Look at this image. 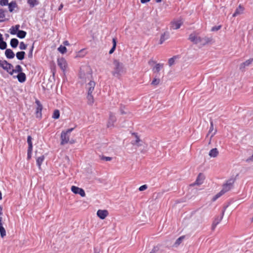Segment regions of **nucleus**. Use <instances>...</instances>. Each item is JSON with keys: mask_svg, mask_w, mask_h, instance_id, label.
<instances>
[{"mask_svg": "<svg viewBox=\"0 0 253 253\" xmlns=\"http://www.w3.org/2000/svg\"><path fill=\"white\" fill-rule=\"evenodd\" d=\"M189 40L193 43L205 45L211 41V39L207 37H201L198 34L196 33H191L189 37Z\"/></svg>", "mask_w": 253, "mask_h": 253, "instance_id": "nucleus-1", "label": "nucleus"}, {"mask_svg": "<svg viewBox=\"0 0 253 253\" xmlns=\"http://www.w3.org/2000/svg\"><path fill=\"white\" fill-rule=\"evenodd\" d=\"M95 85V82L92 80L89 81L85 85V89L87 91L86 98L87 104L89 105H92L94 102L92 93L94 90Z\"/></svg>", "mask_w": 253, "mask_h": 253, "instance_id": "nucleus-2", "label": "nucleus"}, {"mask_svg": "<svg viewBox=\"0 0 253 253\" xmlns=\"http://www.w3.org/2000/svg\"><path fill=\"white\" fill-rule=\"evenodd\" d=\"M113 71L112 75L118 78H120L122 75L126 72L124 64L118 60L113 61Z\"/></svg>", "mask_w": 253, "mask_h": 253, "instance_id": "nucleus-3", "label": "nucleus"}, {"mask_svg": "<svg viewBox=\"0 0 253 253\" xmlns=\"http://www.w3.org/2000/svg\"><path fill=\"white\" fill-rule=\"evenodd\" d=\"M80 78L83 82H87L90 81L92 78V73L89 67L85 66L81 68Z\"/></svg>", "mask_w": 253, "mask_h": 253, "instance_id": "nucleus-4", "label": "nucleus"}, {"mask_svg": "<svg viewBox=\"0 0 253 253\" xmlns=\"http://www.w3.org/2000/svg\"><path fill=\"white\" fill-rule=\"evenodd\" d=\"M131 137L132 140L131 141V144L133 146H135L136 147H140L142 145L143 141L140 139L139 136L136 133H132L131 134Z\"/></svg>", "mask_w": 253, "mask_h": 253, "instance_id": "nucleus-5", "label": "nucleus"}, {"mask_svg": "<svg viewBox=\"0 0 253 253\" xmlns=\"http://www.w3.org/2000/svg\"><path fill=\"white\" fill-rule=\"evenodd\" d=\"M235 181V179L234 178H232L228 179L223 185V188L221 190L224 193L229 191L233 187Z\"/></svg>", "mask_w": 253, "mask_h": 253, "instance_id": "nucleus-6", "label": "nucleus"}, {"mask_svg": "<svg viewBox=\"0 0 253 253\" xmlns=\"http://www.w3.org/2000/svg\"><path fill=\"white\" fill-rule=\"evenodd\" d=\"M0 66L9 74L13 68V65L6 60H0Z\"/></svg>", "mask_w": 253, "mask_h": 253, "instance_id": "nucleus-7", "label": "nucleus"}, {"mask_svg": "<svg viewBox=\"0 0 253 253\" xmlns=\"http://www.w3.org/2000/svg\"><path fill=\"white\" fill-rule=\"evenodd\" d=\"M116 122V118L115 115L112 113L110 112L109 113V117L107 122V126L108 128L113 127L114 126L115 123Z\"/></svg>", "mask_w": 253, "mask_h": 253, "instance_id": "nucleus-8", "label": "nucleus"}, {"mask_svg": "<svg viewBox=\"0 0 253 253\" xmlns=\"http://www.w3.org/2000/svg\"><path fill=\"white\" fill-rule=\"evenodd\" d=\"M182 24L183 21L181 19L177 20H174L171 22L170 27L174 30H177L180 27Z\"/></svg>", "mask_w": 253, "mask_h": 253, "instance_id": "nucleus-9", "label": "nucleus"}, {"mask_svg": "<svg viewBox=\"0 0 253 253\" xmlns=\"http://www.w3.org/2000/svg\"><path fill=\"white\" fill-rule=\"evenodd\" d=\"M71 191L75 194H80L83 197L85 196V193L84 189L78 187L72 186L71 187Z\"/></svg>", "mask_w": 253, "mask_h": 253, "instance_id": "nucleus-10", "label": "nucleus"}, {"mask_svg": "<svg viewBox=\"0 0 253 253\" xmlns=\"http://www.w3.org/2000/svg\"><path fill=\"white\" fill-rule=\"evenodd\" d=\"M69 141V135L63 131L61 133V145H63Z\"/></svg>", "mask_w": 253, "mask_h": 253, "instance_id": "nucleus-11", "label": "nucleus"}, {"mask_svg": "<svg viewBox=\"0 0 253 253\" xmlns=\"http://www.w3.org/2000/svg\"><path fill=\"white\" fill-rule=\"evenodd\" d=\"M224 213V211H222V215L221 216L217 217L216 218H215L214 219V220H213V221L212 222V225H211V230H214L215 229L216 226H217V225L218 224L220 223V222L221 221V220L222 219Z\"/></svg>", "mask_w": 253, "mask_h": 253, "instance_id": "nucleus-12", "label": "nucleus"}, {"mask_svg": "<svg viewBox=\"0 0 253 253\" xmlns=\"http://www.w3.org/2000/svg\"><path fill=\"white\" fill-rule=\"evenodd\" d=\"M57 63L58 66L63 71H64L66 69L67 63L66 61L64 58H61L58 59L57 60Z\"/></svg>", "mask_w": 253, "mask_h": 253, "instance_id": "nucleus-13", "label": "nucleus"}, {"mask_svg": "<svg viewBox=\"0 0 253 253\" xmlns=\"http://www.w3.org/2000/svg\"><path fill=\"white\" fill-rule=\"evenodd\" d=\"M109 214L108 211L99 210L97 211V216L101 219H105Z\"/></svg>", "mask_w": 253, "mask_h": 253, "instance_id": "nucleus-14", "label": "nucleus"}, {"mask_svg": "<svg viewBox=\"0 0 253 253\" xmlns=\"http://www.w3.org/2000/svg\"><path fill=\"white\" fill-rule=\"evenodd\" d=\"M253 62V58H250L244 62L241 63L240 65V69L244 71L246 67L249 66Z\"/></svg>", "mask_w": 253, "mask_h": 253, "instance_id": "nucleus-15", "label": "nucleus"}, {"mask_svg": "<svg viewBox=\"0 0 253 253\" xmlns=\"http://www.w3.org/2000/svg\"><path fill=\"white\" fill-rule=\"evenodd\" d=\"M205 179V176L202 173H200L196 180V181L192 184V185H200L203 183L204 180Z\"/></svg>", "mask_w": 253, "mask_h": 253, "instance_id": "nucleus-16", "label": "nucleus"}, {"mask_svg": "<svg viewBox=\"0 0 253 253\" xmlns=\"http://www.w3.org/2000/svg\"><path fill=\"white\" fill-rule=\"evenodd\" d=\"M36 104H37V108H36V114L37 115V116H41L42 115V106L40 103V101L38 100H36L35 101Z\"/></svg>", "mask_w": 253, "mask_h": 253, "instance_id": "nucleus-17", "label": "nucleus"}, {"mask_svg": "<svg viewBox=\"0 0 253 253\" xmlns=\"http://www.w3.org/2000/svg\"><path fill=\"white\" fill-rule=\"evenodd\" d=\"M244 10V7L241 5H239V6L236 8L235 12L233 14V17H235L237 16L242 14Z\"/></svg>", "mask_w": 253, "mask_h": 253, "instance_id": "nucleus-18", "label": "nucleus"}, {"mask_svg": "<svg viewBox=\"0 0 253 253\" xmlns=\"http://www.w3.org/2000/svg\"><path fill=\"white\" fill-rule=\"evenodd\" d=\"M16 78H17L18 81L20 83H21L25 82V81L26 80V76L25 74L23 72L21 73H19L17 75V76H16Z\"/></svg>", "mask_w": 253, "mask_h": 253, "instance_id": "nucleus-19", "label": "nucleus"}, {"mask_svg": "<svg viewBox=\"0 0 253 253\" xmlns=\"http://www.w3.org/2000/svg\"><path fill=\"white\" fill-rule=\"evenodd\" d=\"M5 55L8 59H12L15 56L14 52L11 49H6L5 51Z\"/></svg>", "mask_w": 253, "mask_h": 253, "instance_id": "nucleus-20", "label": "nucleus"}, {"mask_svg": "<svg viewBox=\"0 0 253 253\" xmlns=\"http://www.w3.org/2000/svg\"><path fill=\"white\" fill-rule=\"evenodd\" d=\"M169 38V33L167 31L164 32L161 36L160 44H162L166 40Z\"/></svg>", "mask_w": 253, "mask_h": 253, "instance_id": "nucleus-21", "label": "nucleus"}, {"mask_svg": "<svg viewBox=\"0 0 253 253\" xmlns=\"http://www.w3.org/2000/svg\"><path fill=\"white\" fill-rule=\"evenodd\" d=\"M32 137L31 136L29 135L27 137V143L28 144V154L29 155V153H31L33 149V145L32 142Z\"/></svg>", "mask_w": 253, "mask_h": 253, "instance_id": "nucleus-22", "label": "nucleus"}, {"mask_svg": "<svg viewBox=\"0 0 253 253\" xmlns=\"http://www.w3.org/2000/svg\"><path fill=\"white\" fill-rule=\"evenodd\" d=\"M218 153L219 152L217 149L215 148L210 150L209 155L211 157L215 158L217 156Z\"/></svg>", "mask_w": 253, "mask_h": 253, "instance_id": "nucleus-23", "label": "nucleus"}, {"mask_svg": "<svg viewBox=\"0 0 253 253\" xmlns=\"http://www.w3.org/2000/svg\"><path fill=\"white\" fill-rule=\"evenodd\" d=\"M14 73H22V68L21 66L19 65H18L16 66L15 69H13V68L11 72L10 73V75H12Z\"/></svg>", "mask_w": 253, "mask_h": 253, "instance_id": "nucleus-24", "label": "nucleus"}, {"mask_svg": "<svg viewBox=\"0 0 253 253\" xmlns=\"http://www.w3.org/2000/svg\"><path fill=\"white\" fill-rule=\"evenodd\" d=\"M164 66L163 64L162 63H158L156 64V65L153 68L152 70L154 73H158L160 71V70L163 68Z\"/></svg>", "mask_w": 253, "mask_h": 253, "instance_id": "nucleus-25", "label": "nucleus"}, {"mask_svg": "<svg viewBox=\"0 0 253 253\" xmlns=\"http://www.w3.org/2000/svg\"><path fill=\"white\" fill-rule=\"evenodd\" d=\"M19 28H20V25H16L15 26L11 27V28L9 30L10 33L11 35H15V34H16L18 32V31H19Z\"/></svg>", "mask_w": 253, "mask_h": 253, "instance_id": "nucleus-26", "label": "nucleus"}, {"mask_svg": "<svg viewBox=\"0 0 253 253\" xmlns=\"http://www.w3.org/2000/svg\"><path fill=\"white\" fill-rule=\"evenodd\" d=\"M8 9L10 12H13L14 9L17 7V5L15 1H12L8 4Z\"/></svg>", "mask_w": 253, "mask_h": 253, "instance_id": "nucleus-27", "label": "nucleus"}, {"mask_svg": "<svg viewBox=\"0 0 253 253\" xmlns=\"http://www.w3.org/2000/svg\"><path fill=\"white\" fill-rule=\"evenodd\" d=\"M25 52L24 51H19L16 53L17 58L19 60H23L25 57Z\"/></svg>", "mask_w": 253, "mask_h": 253, "instance_id": "nucleus-28", "label": "nucleus"}, {"mask_svg": "<svg viewBox=\"0 0 253 253\" xmlns=\"http://www.w3.org/2000/svg\"><path fill=\"white\" fill-rule=\"evenodd\" d=\"M18 43V40L16 39L13 38L11 40L10 44L12 47L16 48L17 46Z\"/></svg>", "mask_w": 253, "mask_h": 253, "instance_id": "nucleus-29", "label": "nucleus"}, {"mask_svg": "<svg viewBox=\"0 0 253 253\" xmlns=\"http://www.w3.org/2000/svg\"><path fill=\"white\" fill-rule=\"evenodd\" d=\"M27 33L22 30H19L17 33V36L20 39H23L26 36Z\"/></svg>", "mask_w": 253, "mask_h": 253, "instance_id": "nucleus-30", "label": "nucleus"}, {"mask_svg": "<svg viewBox=\"0 0 253 253\" xmlns=\"http://www.w3.org/2000/svg\"><path fill=\"white\" fill-rule=\"evenodd\" d=\"M44 159V156L39 157L37 159V164L39 168H41V166Z\"/></svg>", "mask_w": 253, "mask_h": 253, "instance_id": "nucleus-31", "label": "nucleus"}, {"mask_svg": "<svg viewBox=\"0 0 253 253\" xmlns=\"http://www.w3.org/2000/svg\"><path fill=\"white\" fill-rule=\"evenodd\" d=\"M27 2L31 7H33L39 4V2L37 0H27Z\"/></svg>", "mask_w": 253, "mask_h": 253, "instance_id": "nucleus-32", "label": "nucleus"}, {"mask_svg": "<svg viewBox=\"0 0 253 253\" xmlns=\"http://www.w3.org/2000/svg\"><path fill=\"white\" fill-rule=\"evenodd\" d=\"M112 42H113V47L110 50V51L109 52V54L113 53L114 52V50H115L116 47L117 42H116V39L115 38H113V40H112Z\"/></svg>", "mask_w": 253, "mask_h": 253, "instance_id": "nucleus-33", "label": "nucleus"}, {"mask_svg": "<svg viewBox=\"0 0 253 253\" xmlns=\"http://www.w3.org/2000/svg\"><path fill=\"white\" fill-rule=\"evenodd\" d=\"M184 236H181L179 238H178L175 241L174 244V246L176 247H177L178 246H179L181 243L182 242V241H183V240L184 239Z\"/></svg>", "mask_w": 253, "mask_h": 253, "instance_id": "nucleus-34", "label": "nucleus"}, {"mask_svg": "<svg viewBox=\"0 0 253 253\" xmlns=\"http://www.w3.org/2000/svg\"><path fill=\"white\" fill-rule=\"evenodd\" d=\"M58 51L61 53L62 54H64L67 51V48L65 46H63L61 45L58 48Z\"/></svg>", "mask_w": 253, "mask_h": 253, "instance_id": "nucleus-35", "label": "nucleus"}, {"mask_svg": "<svg viewBox=\"0 0 253 253\" xmlns=\"http://www.w3.org/2000/svg\"><path fill=\"white\" fill-rule=\"evenodd\" d=\"M0 233L1 238H3L6 236V231L2 225L0 226Z\"/></svg>", "mask_w": 253, "mask_h": 253, "instance_id": "nucleus-36", "label": "nucleus"}, {"mask_svg": "<svg viewBox=\"0 0 253 253\" xmlns=\"http://www.w3.org/2000/svg\"><path fill=\"white\" fill-rule=\"evenodd\" d=\"M59 116H60V113H59V110H54L53 115H52V118L55 119H57L59 118Z\"/></svg>", "mask_w": 253, "mask_h": 253, "instance_id": "nucleus-37", "label": "nucleus"}, {"mask_svg": "<svg viewBox=\"0 0 253 253\" xmlns=\"http://www.w3.org/2000/svg\"><path fill=\"white\" fill-rule=\"evenodd\" d=\"M224 193L221 190L219 193H218L216 195H215L212 198V201H215L218 198H219L221 196H222L223 194H224Z\"/></svg>", "mask_w": 253, "mask_h": 253, "instance_id": "nucleus-38", "label": "nucleus"}, {"mask_svg": "<svg viewBox=\"0 0 253 253\" xmlns=\"http://www.w3.org/2000/svg\"><path fill=\"white\" fill-rule=\"evenodd\" d=\"M7 44L6 42L3 41V40L0 41V49H5L6 48Z\"/></svg>", "mask_w": 253, "mask_h": 253, "instance_id": "nucleus-39", "label": "nucleus"}, {"mask_svg": "<svg viewBox=\"0 0 253 253\" xmlns=\"http://www.w3.org/2000/svg\"><path fill=\"white\" fill-rule=\"evenodd\" d=\"M34 47V43H33V44L30 49V51L28 53V57L29 58H32L33 57V51Z\"/></svg>", "mask_w": 253, "mask_h": 253, "instance_id": "nucleus-40", "label": "nucleus"}, {"mask_svg": "<svg viewBox=\"0 0 253 253\" xmlns=\"http://www.w3.org/2000/svg\"><path fill=\"white\" fill-rule=\"evenodd\" d=\"M27 45L25 44L24 42H21L20 43L19 48L21 50H25L27 48Z\"/></svg>", "mask_w": 253, "mask_h": 253, "instance_id": "nucleus-41", "label": "nucleus"}, {"mask_svg": "<svg viewBox=\"0 0 253 253\" xmlns=\"http://www.w3.org/2000/svg\"><path fill=\"white\" fill-rule=\"evenodd\" d=\"M126 107L124 105H121L120 108V111L122 115L126 114L127 113V112L125 111Z\"/></svg>", "mask_w": 253, "mask_h": 253, "instance_id": "nucleus-42", "label": "nucleus"}, {"mask_svg": "<svg viewBox=\"0 0 253 253\" xmlns=\"http://www.w3.org/2000/svg\"><path fill=\"white\" fill-rule=\"evenodd\" d=\"M160 79L155 78L151 83V84L153 85H157L160 83Z\"/></svg>", "mask_w": 253, "mask_h": 253, "instance_id": "nucleus-43", "label": "nucleus"}, {"mask_svg": "<svg viewBox=\"0 0 253 253\" xmlns=\"http://www.w3.org/2000/svg\"><path fill=\"white\" fill-rule=\"evenodd\" d=\"M210 124H211V126H210V129L209 130L208 133V134L207 135V137L213 130V124L212 121H211Z\"/></svg>", "mask_w": 253, "mask_h": 253, "instance_id": "nucleus-44", "label": "nucleus"}, {"mask_svg": "<svg viewBox=\"0 0 253 253\" xmlns=\"http://www.w3.org/2000/svg\"><path fill=\"white\" fill-rule=\"evenodd\" d=\"M174 62H175V58L174 57H172V58H169V66H171L172 65H173L174 63Z\"/></svg>", "mask_w": 253, "mask_h": 253, "instance_id": "nucleus-45", "label": "nucleus"}, {"mask_svg": "<svg viewBox=\"0 0 253 253\" xmlns=\"http://www.w3.org/2000/svg\"><path fill=\"white\" fill-rule=\"evenodd\" d=\"M8 4V0H0V5L1 6H5Z\"/></svg>", "mask_w": 253, "mask_h": 253, "instance_id": "nucleus-46", "label": "nucleus"}, {"mask_svg": "<svg viewBox=\"0 0 253 253\" xmlns=\"http://www.w3.org/2000/svg\"><path fill=\"white\" fill-rule=\"evenodd\" d=\"M4 17H5L4 11L2 9H0V19H3Z\"/></svg>", "mask_w": 253, "mask_h": 253, "instance_id": "nucleus-47", "label": "nucleus"}, {"mask_svg": "<svg viewBox=\"0 0 253 253\" xmlns=\"http://www.w3.org/2000/svg\"><path fill=\"white\" fill-rule=\"evenodd\" d=\"M147 188V185H143L139 188V190L140 191H142L146 190Z\"/></svg>", "mask_w": 253, "mask_h": 253, "instance_id": "nucleus-48", "label": "nucleus"}, {"mask_svg": "<svg viewBox=\"0 0 253 253\" xmlns=\"http://www.w3.org/2000/svg\"><path fill=\"white\" fill-rule=\"evenodd\" d=\"M102 160H105L106 161H111L112 158L111 157H104V156H103L101 158Z\"/></svg>", "mask_w": 253, "mask_h": 253, "instance_id": "nucleus-49", "label": "nucleus"}, {"mask_svg": "<svg viewBox=\"0 0 253 253\" xmlns=\"http://www.w3.org/2000/svg\"><path fill=\"white\" fill-rule=\"evenodd\" d=\"M221 28V26H215V27H213L212 28V29L211 30L212 31H218V30H219Z\"/></svg>", "mask_w": 253, "mask_h": 253, "instance_id": "nucleus-50", "label": "nucleus"}, {"mask_svg": "<svg viewBox=\"0 0 253 253\" xmlns=\"http://www.w3.org/2000/svg\"><path fill=\"white\" fill-rule=\"evenodd\" d=\"M251 161H253V154L250 157L248 158L246 160V162H251Z\"/></svg>", "mask_w": 253, "mask_h": 253, "instance_id": "nucleus-51", "label": "nucleus"}, {"mask_svg": "<svg viewBox=\"0 0 253 253\" xmlns=\"http://www.w3.org/2000/svg\"><path fill=\"white\" fill-rule=\"evenodd\" d=\"M74 129V128H69L68 129H67L66 131H65V132H67V134H68L71 133L73 130Z\"/></svg>", "mask_w": 253, "mask_h": 253, "instance_id": "nucleus-52", "label": "nucleus"}, {"mask_svg": "<svg viewBox=\"0 0 253 253\" xmlns=\"http://www.w3.org/2000/svg\"><path fill=\"white\" fill-rule=\"evenodd\" d=\"M74 129V128H69L68 129H67L66 131H65V132H67V134H68L71 133L73 130Z\"/></svg>", "mask_w": 253, "mask_h": 253, "instance_id": "nucleus-53", "label": "nucleus"}, {"mask_svg": "<svg viewBox=\"0 0 253 253\" xmlns=\"http://www.w3.org/2000/svg\"><path fill=\"white\" fill-rule=\"evenodd\" d=\"M155 63H156L155 61H154V60H153L152 59L149 60L148 62V64L150 65H152L153 64H155Z\"/></svg>", "mask_w": 253, "mask_h": 253, "instance_id": "nucleus-54", "label": "nucleus"}, {"mask_svg": "<svg viewBox=\"0 0 253 253\" xmlns=\"http://www.w3.org/2000/svg\"><path fill=\"white\" fill-rule=\"evenodd\" d=\"M216 132V130H214V132H213V133L211 135V136H210V140L209 143H210L211 140V139L212 137L214 136V135L215 134Z\"/></svg>", "mask_w": 253, "mask_h": 253, "instance_id": "nucleus-55", "label": "nucleus"}, {"mask_svg": "<svg viewBox=\"0 0 253 253\" xmlns=\"http://www.w3.org/2000/svg\"><path fill=\"white\" fill-rule=\"evenodd\" d=\"M150 0H140V1L142 3H144L147 2H149Z\"/></svg>", "mask_w": 253, "mask_h": 253, "instance_id": "nucleus-56", "label": "nucleus"}, {"mask_svg": "<svg viewBox=\"0 0 253 253\" xmlns=\"http://www.w3.org/2000/svg\"><path fill=\"white\" fill-rule=\"evenodd\" d=\"M63 44L65 45H69L70 44L69 43V42L67 41H65L63 42Z\"/></svg>", "mask_w": 253, "mask_h": 253, "instance_id": "nucleus-57", "label": "nucleus"}, {"mask_svg": "<svg viewBox=\"0 0 253 253\" xmlns=\"http://www.w3.org/2000/svg\"><path fill=\"white\" fill-rule=\"evenodd\" d=\"M63 7V4L62 3H61L58 8V10H61L62 9Z\"/></svg>", "mask_w": 253, "mask_h": 253, "instance_id": "nucleus-58", "label": "nucleus"}, {"mask_svg": "<svg viewBox=\"0 0 253 253\" xmlns=\"http://www.w3.org/2000/svg\"><path fill=\"white\" fill-rule=\"evenodd\" d=\"M3 40L2 35L0 33V41Z\"/></svg>", "mask_w": 253, "mask_h": 253, "instance_id": "nucleus-59", "label": "nucleus"}, {"mask_svg": "<svg viewBox=\"0 0 253 253\" xmlns=\"http://www.w3.org/2000/svg\"><path fill=\"white\" fill-rule=\"evenodd\" d=\"M2 225V218L0 217V226Z\"/></svg>", "mask_w": 253, "mask_h": 253, "instance_id": "nucleus-60", "label": "nucleus"}, {"mask_svg": "<svg viewBox=\"0 0 253 253\" xmlns=\"http://www.w3.org/2000/svg\"><path fill=\"white\" fill-rule=\"evenodd\" d=\"M2 209L1 207H0V215L2 214Z\"/></svg>", "mask_w": 253, "mask_h": 253, "instance_id": "nucleus-61", "label": "nucleus"}, {"mask_svg": "<svg viewBox=\"0 0 253 253\" xmlns=\"http://www.w3.org/2000/svg\"><path fill=\"white\" fill-rule=\"evenodd\" d=\"M2 199V194L1 192H0V200Z\"/></svg>", "mask_w": 253, "mask_h": 253, "instance_id": "nucleus-62", "label": "nucleus"}, {"mask_svg": "<svg viewBox=\"0 0 253 253\" xmlns=\"http://www.w3.org/2000/svg\"><path fill=\"white\" fill-rule=\"evenodd\" d=\"M162 0H156V2H161Z\"/></svg>", "mask_w": 253, "mask_h": 253, "instance_id": "nucleus-63", "label": "nucleus"}, {"mask_svg": "<svg viewBox=\"0 0 253 253\" xmlns=\"http://www.w3.org/2000/svg\"><path fill=\"white\" fill-rule=\"evenodd\" d=\"M66 159L68 161H69V157H68V156H66Z\"/></svg>", "mask_w": 253, "mask_h": 253, "instance_id": "nucleus-64", "label": "nucleus"}]
</instances>
